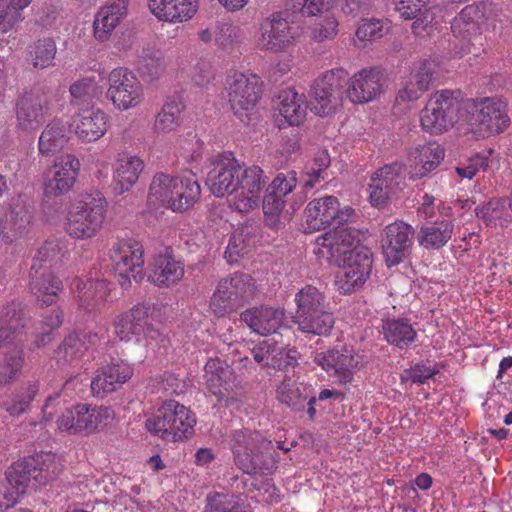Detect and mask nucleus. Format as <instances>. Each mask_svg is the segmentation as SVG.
<instances>
[{
  "instance_id": "obj_1",
  "label": "nucleus",
  "mask_w": 512,
  "mask_h": 512,
  "mask_svg": "<svg viewBox=\"0 0 512 512\" xmlns=\"http://www.w3.org/2000/svg\"><path fill=\"white\" fill-rule=\"evenodd\" d=\"M206 184L214 196H226L230 208L248 214L259 207L266 181L259 166H245L233 153L222 152L209 158Z\"/></svg>"
},
{
  "instance_id": "obj_2",
  "label": "nucleus",
  "mask_w": 512,
  "mask_h": 512,
  "mask_svg": "<svg viewBox=\"0 0 512 512\" xmlns=\"http://www.w3.org/2000/svg\"><path fill=\"white\" fill-rule=\"evenodd\" d=\"M357 217L350 206L339 207L337 198L327 196L322 198V226H333L332 231L322 235V257L325 256L330 265L342 267L352 262V258L360 249H368L360 245L359 232L345 224L354 222ZM326 227H322L325 229Z\"/></svg>"
},
{
  "instance_id": "obj_3",
  "label": "nucleus",
  "mask_w": 512,
  "mask_h": 512,
  "mask_svg": "<svg viewBox=\"0 0 512 512\" xmlns=\"http://www.w3.org/2000/svg\"><path fill=\"white\" fill-rule=\"evenodd\" d=\"M200 196L201 187L193 174L172 175L159 172L151 180L147 206L151 210L165 208L183 213L192 208Z\"/></svg>"
},
{
  "instance_id": "obj_4",
  "label": "nucleus",
  "mask_w": 512,
  "mask_h": 512,
  "mask_svg": "<svg viewBox=\"0 0 512 512\" xmlns=\"http://www.w3.org/2000/svg\"><path fill=\"white\" fill-rule=\"evenodd\" d=\"M106 214L107 201L102 195L79 194L69 205L64 230L73 239H92L102 230Z\"/></svg>"
},
{
  "instance_id": "obj_5",
  "label": "nucleus",
  "mask_w": 512,
  "mask_h": 512,
  "mask_svg": "<svg viewBox=\"0 0 512 512\" xmlns=\"http://www.w3.org/2000/svg\"><path fill=\"white\" fill-rule=\"evenodd\" d=\"M466 132L475 139L502 133L510 124L507 104L495 97L469 99L462 103Z\"/></svg>"
},
{
  "instance_id": "obj_6",
  "label": "nucleus",
  "mask_w": 512,
  "mask_h": 512,
  "mask_svg": "<svg viewBox=\"0 0 512 512\" xmlns=\"http://www.w3.org/2000/svg\"><path fill=\"white\" fill-rule=\"evenodd\" d=\"M116 418L112 407L78 403L64 409L56 418V428L69 436H91L104 431Z\"/></svg>"
},
{
  "instance_id": "obj_7",
  "label": "nucleus",
  "mask_w": 512,
  "mask_h": 512,
  "mask_svg": "<svg viewBox=\"0 0 512 512\" xmlns=\"http://www.w3.org/2000/svg\"><path fill=\"white\" fill-rule=\"evenodd\" d=\"M232 441L235 462L244 473L269 475L276 469V461L270 453L271 442L259 432L237 430Z\"/></svg>"
},
{
  "instance_id": "obj_8",
  "label": "nucleus",
  "mask_w": 512,
  "mask_h": 512,
  "mask_svg": "<svg viewBox=\"0 0 512 512\" xmlns=\"http://www.w3.org/2000/svg\"><path fill=\"white\" fill-rule=\"evenodd\" d=\"M195 414L175 400L165 401L149 416L145 426L153 435L166 441H182L194 434Z\"/></svg>"
},
{
  "instance_id": "obj_9",
  "label": "nucleus",
  "mask_w": 512,
  "mask_h": 512,
  "mask_svg": "<svg viewBox=\"0 0 512 512\" xmlns=\"http://www.w3.org/2000/svg\"><path fill=\"white\" fill-rule=\"evenodd\" d=\"M255 293V280L248 274L235 272L218 282L209 308L215 316L224 317L252 300Z\"/></svg>"
},
{
  "instance_id": "obj_10",
  "label": "nucleus",
  "mask_w": 512,
  "mask_h": 512,
  "mask_svg": "<svg viewBox=\"0 0 512 512\" xmlns=\"http://www.w3.org/2000/svg\"><path fill=\"white\" fill-rule=\"evenodd\" d=\"M461 109L462 103L453 91H436L420 112L421 128L431 135H441L454 126Z\"/></svg>"
},
{
  "instance_id": "obj_11",
  "label": "nucleus",
  "mask_w": 512,
  "mask_h": 512,
  "mask_svg": "<svg viewBox=\"0 0 512 512\" xmlns=\"http://www.w3.org/2000/svg\"><path fill=\"white\" fill-rule=\"evenodd\" d=\"M106 81L105 97L115 110L124 112L142 104L144 100L142 84L128 68H113L107 74Z\"/></svg>"
},
{
  "instance_id": "obj_12",
  "label": "nucleus",
  "mask_w": 512,
  "mask_h": 512,
  "mask_svg": "<svg viewBox=\"0 0 512 512\" xmlns=\"http://www.w3.org/2000/svg\"><path fill=\"white\" fill-rule=\"evenodd\" d=\"M226 90L235 116L243 123L249 122L262 93L259 77L234 72L226 79Z\"/></svg>"
},
{
  "instance_id": "obj_13",
  "label": "nucleus",
  "mask_w": 512,
  "mask_h": 512,
  "mask_svg": "<svg viewBox=\"0 0 512 512\" xmlns=\"http://www.w3.org/2000/svg\"><path fill=\"white\" fill-rule=\"evenodd\" d=\"M115 273L122 288H128L131 280L141 282L144 278V251L140 243L132 239L119 240L110 250Z\"/></svg>"
},
{
  "instance_id": "obj_14",
  "label": "nucleus",
  "mask_w": 512,
  "mask_h": 512,
  "mask_svg": "<svg viewBox=\"0 0 512 512\" xmlns=\"http://www.w3.org/2000/svg\"><path fill=\"white\" fill-rule=\"evenodd\" d=\"M298 36L297 28L287 18L274 13L260 24L255 45L261 51L285 52L296 43Z\"/></svg>"
},
{
  "instance_id": "obj_15",
  "label": "nucleus",
  "mask_w": 512,
  "mask_h": 512,
  "mask_svg": "<svg viewBox=\"0 0 512 512\" xmlns=\"http://www.w3.org/2000/svg\"><path fill=\"white\" fill-rule=\"evenodd\" d=\"M405 187L404 166L395 162L373 173L368 184L369 202L382 208Z\"/></svg>"
},
{
  "instance_id": "obj_16",
  "label": "nucleus",
  "mask_w": 512,
  "mask_h": 512,
  "mask_svg": "<svg viewBox=\"0 0 512 512\" xmlns=\"http://www.w3.org/2000/svg\"><path fill=\"white\" fill-rule=\"evenodd\" d=\"M80 160L73 154L58 156L44 179V195L61 197L71 191L80 172Z\"/></svg>"
},
{
  "instance_id": "obj_17",
  "label": "nucleus",
  "mask_w": 512,
  "mask_h": 512,
  "mask_svg": "<svg viewBox=\"0 0 512 512\" xmlns=\"http://www.w3.org/2000/svg\"><path fill=\"white\" fill-rule=\"evenodd\" d=\"M414 229L403 221H395L384 227L381 248L387 266L401 263L413 244Z\"/></svg>"
},
{
  "instance_id": "obj_18",
  "label": "nucleus",
  "mask_w": 512,
  "mask_h": 512,
  "mask_svg": "<svg viewBox=\"0 0 512 512\" xmlns=\"http://www.w3.org/2000/svg\"><path fill=\"white\" fill-rule=\"evenodd\" d=\"M48 111V96L41 89L25 93L16 105V129L22 133L34 132L44 121Z\"/></svg>"
},
{
  "instance_id": "obj_19",
  "label": "nucleus",
  "mask_w": 512,
  "mask_h": 512,
  "mask_svg": "<svg viewBox=\"0 0 512 512\" xmlns=\"http://www.w3.org/2000/svg\"><path fill=\"white\" fill-rule=\"evenodd\" d=\"M345 270L338 272L335 277V286L341 294H352L359 291L371 275L373 267V254L370 249H360L352 262L345 266Z\"/></svg>"
},
{
  "instance_id": "obj_20",
  "label": "nucleus",
  "mask_w": 512,
  "mask_h": 512,
  "mask_svg": "<svg viewBox=\"0 0 512 512\" xmlns=\"http://www.w3.org/2000/svg\"><path fill=\"white\" fill-rule=\"evenodd\" d=\"M71 126L79 142L94 143L107 133L109 116L100 108L87 107L73 115Z\"/></svg>"
},
{
  "instance_id": "obj_21",
  "label": "nucleus",
  "mask_w": 512,
  "mask_h": 512,
  "mask_svg": "<svg viewBox=\"0 0 512 512\" xmlns=\"http://www.w3.org/2000/svg\"><path fill=\"white\" fill-rule=\"evenodd\" d=\"M128 0H107L96 11L92 23L93 38L97 43L108 42L114 31L128 15Z\"/></svg>"
},
{
  "instance_id": "obj_22",
  "label": "nucleus",
  "mask_w": 512,
  "mask_h": 512,
  "mask_svg": "<svg viewBox=\"0 0 512 512\" xmlns=\"http://www.w3.org/2000/svg\"><path fill=\"white\" fill-rule=\"evenodd\" d=\"M185 274L184 263L175 258L169 249L155 254L147 267V279L159 288L178 284Z\"/></svg>"
},
{
  "instance_id": "obj_23",
  "label": "nucleus",
  "mask_w": 512,
  "mask_h": 512,
  "mask_svg": "<svg viewBox=\"0 0 512 512\" xmlns=\"http://www.w3.org/2000/svg\"><path fill=\"white\" fill-rule=\"evenodd\" d=\"M383 80L380 70L362 69L349 79L346 96L355 104L373 101L383 91Z\"/></svg>"
},
{
  "instance_id": "obj_24",
  "label": "nucleus",
  "mask_w": 512,
  "mask_h": 512,
  "mask_svg": "<svg viewBox=\"0 0 512 512\" xmlns=\"http://www.w3.org/2000/svg\"><path fill=\"white\" fill-rule=\"evenodd\" d=\"M147 6L158 21L174 25L193 19L199 0H147Z\"/></svg>"
},
{
  "instance_id": "obj_25",
  "label": "nucleus",
  "mask_w": 512,
  "mask_h": 512,
  "mask_svg": "<svg viewBox=\"0 0 512 512\" xmlns=\"http://www.w3.org/2000/svg\"><path fill=\"white\" fill-rule=\"evenodd\" d=\"M133 375V368L124 361L112 362L101 367L91 381V391L95 397L103 398L116 391Z\"/></svg>"
},
{
  "instance_id": "obj_26",
  "label": "nucleus",
  "mask_w": 512,
  "mask_h": 512,
  "mask_svg": "<svg viewBox=\"0 0 512 512\" xmlns=\"http://www.w3.org/2000/svg\"><path fill=\"white\" fill-rule=\"evenodd\" d=\"M297 303V312L295 322L299 330L304 333L318 335L320 324L318 322L320 303V294L318 289L313 286H306L300 290L295 297Z\"/></svg>"
},
{
  "instance_id": "obj_27",
  "label": "nucleus",
  "mask_w": 512,
  "mask_h": 512,
  "mask_svg": "<svg viewBox=\"0 0 512 512\" xmlns=\"http://www.w3.org/2000/svg\"><path fill=\"white\" fill-rule=\"evenodd\" d=\"M436 68L437 64L433 60H424L416 65L399 89L397 101L413 102L418 100L429 89Z\"/></svg>"
},
{
  "instance_id": "obj_28",
  "label": "nucleus",
  "mask_w": 512,
  "mask_h": 512,
  "mask_svg": "<svg viewBox=\"0 0 512 512\" xmlns=\"http://www.w3.org/2000/svg\"><path fill=\"white\" fill-rule=\"evenodd\" d=\"M261 226L253 220H246L231 234L225 250V258L229 263H236L252 251L260 239Z\"/></svg>"
},
{
  "instance_id": "obj_29",
  "label": "nucleus",
  "mask_w": 512,
  "mask_h": 512,
  "mask_svg": "<svg viewBox=\"0 0 512 512\" xmlns=\"http://www.w3.org/2000/svg\"><path fill=\"white\" fill-rule=\"evenodd\" d=\"M72 291L79 307L87 312L99 309L109 299L111 284L104 279H75Z\"/></svg>"
},
{
  "instance_id": "obj_30",
  "label": "nucleus",
  "mask_w": 512,
  "mask_h": 512,
  "mask_svg": "<svg viewBox=\"0 0 512 512\" xmlns=\"http://www.w3.org/2000/svg\"><path fill=\"white\" fill-rule=\"evenodd\" d=\"M145 168L144 161L137 155L121 154L113 164L112 189L115 195H122L138 182Z\"/></svg>"
},
{
  "instance_id": "obj_31",
  "label": "nucleus",
  "mask_w": 512,
  "mask_h": 512,
  "mask_svg": "<svg viewBox=\"0 0 512 512\" xmlns=\"http://www.w3.org/2000/svg\"><path fill=\"white\" fill-rule=\"evenodd\" d=\"M359 367V356L346 346L329 350L322 357V369H325L339 383H348L353 379V374Z\"/></svg>"
},
{
  "instance_id": "obj_32",
  "label": "nucleus",
  "mask_w": 512,
  "mask_h": 512,
  "mask_svg": "<svg viewBox=\"0 0 512 512\" xmlns=\"http://www.w3.org/2000/svg\"><path fill=\"white\" fill-rule=\"evenodd\" d=\"M444 159L443 148L435 142L418 144L409 152V162L412 168L411 179H421L436 169Z\"/></svg>"
},
{
  "instance_id": "obj_33",
  "label": "nucleus",
  "mask_w": 512,
  "mask_h": 512,
  "mask_svg": "<svg viewBox=\"0 0 512 512\" xmlns=\"http://www.w3.org/2000/svg\"><path fill=\"white\" fill-rule=\"evenodd\" d=\"M277 400L294 410H301L305 407L307 402L308 413L311 418L316 415L314 404L316 402L315 396L311 395V388L305 384L297 383L292 379H285L277 387L276 390Z\"/></svg>"
},
{
  "instance_id": "obj_34",
  "label": "nucleus",
  "mask_w": 512,
  "mask_h": 512,
  "mask_svg": "<svg viewBox=\"0 0 512 512\" xmlns=\"http://www.w3.org/2000/svg\"><path fill=\"white\" fill-rule=\"evenodd\" d=\"M73 133L71 123L62 118L49 121L42 130L38 140V151L43 156H49L61 150L70 140Z\"/></svg>"
},
{
  "instance_id": "obj_35",
  "label": "nucleus",
  "mask_w": 512,
  "mask_h": 512,
  "mask_svg": "<svg viewBox=\"0 0 512 512\" xmlns=\"http://www.w3.org/2000/svg\"><path fill=\"white\" fill-rule=\"evenodd\" d=\"M283 317V310L268 306L250 308L241 314V320L253 332L263 336L276 332Z\"/></svg>"
},
{
  "instance_id": "obj_36",
  "label": "nucleus",
  "mask_w": 512,
  "mask_h": 512,
  "mask_svg": "<svg viewBox=\"0 0 512 512\" xmlns=\"http://www.w3.org/2000/svg\"><path fill=\"white\" fill-rule=\"evenodd\" d=\"M32 229V216L27 211L10 210L0 219V241L15 244L26 239Z\"/></svg>"
},
{
  "instance_id": "obj_37",
  "label": "nucleus",
  "mask_w": 512,
  "mask_h": 512,
  "mask_svg": "<svg viewBox=\"0 0 512 512\" xmlns=\"http://www.w3.org/2000/svg\"><path fill=\"white\" fill-rule=\"evenodd\" d=\"M99 341L97 334L81 332L69 334L56 350V358L59 363H72L81 359L85 353L94 347Z\"/></svg>"
},
{
  "instance_id": "obj_38",
  "label": "nucleus",
  "mask_w": 512,
  "mask_h": 512,
  "mask_svg": "<svg viewBox=\"0 0 512 512\" xmlns=\"http://www.w3.org/2000/svg\"><path fill=\"white\" fill-rule=\"evenodd\" d=\"M233 373L219 359H210L205 365V383L208 390L221 402L228 394Z\"/></svg>"
},
{
  "instance_id": "obj_39",
  "label": "nucleus",
  "mask_w": 512,
  "mask_h": 512,
  "mask_svg": "<svg viewBox=\"0 0 512 512\" xmlns=\"http://www.w3.org/2000/svg\"><path fill=\"white\" fill-rule=\"evenodd\" d=\"M349 83L348 73L343 68H335L326 72L322 77V110L327 102L331 108L337 107L346 95L345 87Z\"/></svg>"
},
{
  "instance_id": "obj_40",
  "label": "nucleus",
  "mask_w": 512,
  "mask_h": 512,
  "mask_svg": "<svg viewBox=\"0 0 512 512\" xmlns=\"http://www.w3.org/2000/svg\"><path fill=\"white\" fill-rule=\"evenodd\" d=\"M28 458L33 462V481L38 486L47 485L62 472V461L52 452H41Z\"/></svg>"
},
{
  "instance_id": "obj_41",
  "label": "nucleus",
  "mask_w": 512,
  "mask_h": 512,
  "mask_svg": "<svg viewBox=\"0 0 512 512\" xmlns=\"http://www.w3.org/2000/svg\"><path fill=\"white\" fill-rule=\"evenodd\" d=\"M30 286L36 297L46 305H51L58 299L63 289L62 281L47 271H30Z\"/></svg>"
},
{
  "instance_id": "obj_42",
  "label": "nucleus",
  "mask_w": 512,
  "mask_h": 512,
  "mask_svg": "<svg viewBox=\"0 0 512 512\" xmlns=\"http://www.w3.org/2000/svg\"><path fill=\"white\" fill-rule=\"evenodd\" d=\"M24 327L22 312L15 303L0 308V346L16 341Z\"/></svg>"
},
{
  "instance_id": "obj_43",
  "label": "nucleus",
  "mask_w": 512,
  "mask_h": 512,
  "mask_svg": "<svg viewBox=\"0 0 512 512\" xmlns=\"http://www.w3.org/2000/svg\"><path fill=\"white\" fill-rule=\"evenodd\" d=\"M453 229L454 224L451 220L427 223L419 231L418 242L427 249H439L451 239Z\"/></svg>"
},
{
  "instance_id": "obj_44",
  "label": "nucleus",
  "mask_w": 512,
  "mask_h": 512,
  "mask_svg": "<svg viewBox=\"0 0 512 512\" xmlns=\"http://www.w3.org/2000/svg\"><path fill=\"white\" fill-rule=\"evenodd\" d=\"M382 332L385 340L399 349H406L417 338L415 328L408 320L402 318L384 321Z\"/></svg>"
},
{
  "instance_id": "obj_45",
  "label": "nucleus",
  "mask_w": 512,
  "mask_h": 512,
  "mask_svg": "<svg viewBox=\"0 0 512 512\" xmlns=\"http://www.w3.org/2000/svg\"><path fill=\"white\" fill-rule=\"evenodd\" d=\"M277 110L288 125H299L305 117L302 96L294 89L282 90L278 96Z\"/></svg>"
},
{
  "instance_id": "obj_46",
  "label": "nucleus",
  "mask_w": 512,
  "mask_h": 512,
  "mask_svg": "<svg viewBox=\"0 0 512 512\" xmlns=\"http://www.w3.org/2000/svg\"><path fill=\"white\" fill-rule=\"evenodd\" d=\"M31 465H33V462L25 457L14 462L5 472L3 480L16 493L18 499L26 492L29 483L33 480V467Z\"/></svg>"
},
{
  "instance_id": "obj_47",
  "label": "nucleus",
  "mask_w": 512,
  "mask_h": 512,
  "mask_svg": "<svg viewBox=\"0 0 512 512\" xmlns=\"http://www.w3.org/2000/svg\"><path fill=\"white\" fill-rule=\"evenodd\" d=\"M182 106L175 100L164 103L161 110L155 117L153 132L157 136H165L175 132L180 127V114Z\"/></svg>"
},
{
  "instance_id": "obj_48",
  "label": "nucleus",
  "mask_w": 512,
  "mask_h": 512,
  "mask_svg": "<svg viewBox=\"0 0 512 512\" xmlns=\"http://www.w3.org/2000/svg\"><path fill=\"white\" fill-rule=\"evenodd\" d=\"M127 312L143 336L155 338L158 335V331L153 327V321L156 319L158 312L155 304L149 302L137 303Z\"/></svg>"
},
{
  "instance_id": "obj_49",
  "label": "nucleus",
  "mask_w": 512,
  "mask_h": 512,
  "mask_svg": "<svg viewBox=\"0 0 512 512\" xmlns=\"http://www.w3.org/2000/svg\"><path fill=\"white\" fill-rule=\"evenodd\" d=\"M71 104L81 106L91 104L102 94V87L94 76L84 77L70 86Z\"/></svg>"
},
{
  "instance_id": "obj_50",
  "label": "nucleus",
  "mask_w": 512,
  "mask_h": 512,
  "mask_svg": "<svg viewBox=\"0 0 512 512\" xmlns=\"http://www.w3.org/2000/svg\"><path fill=\"white\" fill-rule=\"evenodd\" d=\"M65 256L63 244L57 239H51L46 241L37 251L33 258L31 271H46L47 267H52L54 264L60 262Z\"/></svg>"
},
{
  "instance_id": "obj_51",
  "label": "nucleus",
  "mask_w": 512,
  "mask_h": 512,
  "mask_svg": "<svg viewBox=\"0 0 512 512\" xmlns=\"http://www.w3.org/2000/svg\"><path fill=\"white\" fill-rule=\"evenodd\" d=\"M475 213L487 227H503L508 223L505 218L506 201L502 198H493L477 206Z\"/></svg>"
},
{
  "instance_id": "obj_52",
  "label": "nucleus",
  "mask_w": 512,
  "mask_h": 512,
  "mask_svg": "<svg viewBox=\"0 0 512 512\" xmlns=\"http://www.w3.org/2000/svg\"><path fill=\"white\" fill-rule=\"evenodd\" d=\"M477 15L478 11L474 6H466L451 24L453 35L461 41L470 42L478 33Z\"/></svg>"
},
{
  "instance_id": "obj_53",
  "label": "nucleus",
  "mask_w": 512,
  "mask_h": 512,
  "mask_svg": "<svg viewBox=\"0 0 512 512\" xmlns=\"http://www.w3.org/2000/svg\"><path fill=\"white\" fill-rule=\"evenodd\" d=\"M203 512H250L238 495L215 493L209 495Z\"/></svg>"
},
{
  "instance_id": "obj_54",
  "label": "nucleus",
  "mask_w": 512,
  "mask_h": 512,
  "mask_svg": "<svg viewBox=\"0 0 512 512\" xmlns=\"http://www.w3.org/2000/svg\"><path fill=\"white\" fill-rule=\"evenodd\" d=\"M56 52L57 47L53 39H40L30 47L28 60L34 68L45 69L53 65Z\"/></svg>"
},
{
  "instance_id": "obj_55",
  "label": "nucleus",
  "mask_w": 512,
  "mask_h": 512,
  "mask_svg": "<svg viewBox=\"0 0 512 512\" xmlns=\"http://www.w3.org/2000/svg\"><path fill=\"white\" fill-rule=\"evenodd\" d=\"M24 364L23 351L16 348L3 357L0 361V384H10L21 373Z\"/></svg>"
},
{
  "instance_id": "obj_56",
  "label": "nucleus",
  "mask_w": 512,
  "mask_h": 512,
  "mask_svg": "<svg viewBox=\"0 0 512 512\" xmlns=\"http://www.w3.org/2000/svg\"><path fill=\"white\" fill-rule=\"evenodd\" d=\"M285 197L276 195L273 191L268 190V193L263 198V212L265 223L268 227L277 229L281 225V215L285 207Z\"/></svg>"
},
{
  "instance_id": "obj_57",
  "label": "nucleus",
  "mask_w": 512,
  "mask_h": 512,
  "mask_svg": "<svg viewBox=\"0 0 512 512\" xmlns=\"http://www.w3.org/2000/svg\"><path fill=\"white\" fill-rule=\"evenodd\" d=\"M32 0H11L7 5L5 0H0V28L3 33L8 32L16 23L22 20L21 11L28 7Z\"/></svg>"
},
{
  "instance_id": "obj_58",
  "label": "nucleus",
  "mask_w": 512,
  "mask_h": 512,
  "mask_svg": "<svg viewBox=\"0 0 512 512\" xmlns=\"http://www.w3.org/2000/svg\"><path fill=\"white\" fill-rule=\"evenodd\" d=\"M38 382H29L21 388L10 403L6 404V410L11 415H19L23 413L34 400L38 393Z\"/></svg>"
},
{
  "instance_id": "obj_59",
  "label": "nucleus",
  "mask_w": 512,
  "mask_h": 512,
  "mask_svg": "<svg viewBox=\"0 0 512 512\" xmlns=\"http://www.w3.org/2000/svg\"><path fill=\"white\" fill-rule=\"evenodd\" d=\"M385 33L386 29L381 20H363L355 32V44L364 46L366 42L375 41Z\"/></svg>"
},
{
  "instance_id": "obj_60",
  "label": "nucleus",
  "mask_w": 512,
  "mask_h": 512,
  "mask_svg": "<svg viewBox=\"0 0 512 512\" xmlns=\"http://www.w3.org/2000/svg\"><path fill=\"white\" fill-rule=\"evenodd\" d=\"M113 328L116 337L125 342L142 336L139 328L132 322L127 311L119 314L113 321Z\"/></svg>"
},
{
  "instance_id": "obj_61",
  "label": "nucleus",
  "mask_w": 512,
  "mask_h": 512,
  "mask_svg": "<svg viewBox=\"0 0 512 512\" xmlns=\"http://www.w3.org/2000/svg\"><path fill=\"white\" fill-rule=\"evenodd\" d=\"M267 356V363L269 366L277 369H286L289 366H294L297 361V351L295 349H286L283 346H278L273 342L272 350Z\"/></svg>"
},
{
  "instance_id": "obj_62",
  "label": "nucleus",
  "mask_w": 512,
  "mask_h": 512,
  "mask_svg": "<svg viewBox=\"0 0 512 512\" xmlns=\"http://www.w3.org/2000/svg\"><path fill=\"white\" fill-rule=\"evenodd\" d=\"M63 314L59 309H55L49 316L45 317L43 331L36 335L34 346L40 348L51 341V331L61 326Z\"/></svg>"
},
{
  "instance_id": "obj_63",
  "label": "nucleus",
  "mask_w": 512,
  "mask_h": 512,
  "mask_svg": "<svg viewBox=\"0 0 512 512\" xmlns=\"http://www.w3.org/2000/svg\"><path fill=\"white\" fill-rule=\"evenodd\" d=\"M297 174L295 171L286 173H278L268 187V190L273 191L276 195L287 196L297 186Z\"/></svg>"
},
{
  "instance_id": "obj_64",
  "label": "nucleus",
  "mask_w": 512,
  "mask_h": 512,
  "mask_svg": "<svg viewBox=\"0 0 512 512\" xmlns=\"http://www.w3.org/2000/svg\"><path fill=\"white\" fill-rule=\"evenodd\" d=\"M214 38L219 46L229 48L240 40L241 29L231 23H221Z\"/></svg>"
}]
</instances>
